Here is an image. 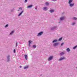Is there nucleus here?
Wrapping results in <instances>:
<instances>
[{"label": "nucleus", "mask_w": 77, "mask_h": 77, "mask_svg": "<svg viewBox=\"0 0 77 77\" xmlns=\"http://www.w3.org/2000/svg\"><path fill=\"white\" fill-rule=\"evenodd\" d=\"M53 56H50L49 59H48V60L49 61H50V60H52L53 59Z\"/></svg>", "instance_id": "f257e3e1"}, {"label": "nucleus", "mask_w": 77, "mask_h": 77, "mask_svg": "<svg viewBox=\"0 0 77 77\" xmlns=\"http://www.w3.org/2000/svg\"><path fill=\"white\" fill-rule=\"evenodd\" d=\"M42 33H43V32H41L38 34L37 36H41V35H42Z\"/></svg>", "instance_id": "f03ea898"}, {"label": "nucleus", "mask_w": 77, "mask_h": 77, "mask_svg": "<svg viewBox=\"0 0 77 77\" xmlns=\"http://www.w3.org/2000/svg\"><path fill=\"white\" fill-rule=\"evenodd\" d=\"M65 59V57H63V58H60V59H59V60H60H60H63V59Z\"/></svg>", "instance_id": "7ed1b4c3"}, {"label": "nucleus", "mask_w": 77, "mask_h": 77, "mask_svg": "<svg viewBox=\"0 0 77 77\" xmlns=\"http://www.w3.org/2000/svg\"><path fill=\"white\" fill-rule=\"evenodd\" d=\"M33 6V5H29L28 6L27 8H32Z\"/></svg>", "instance_id": "20e7f679"}, {"label": "nucleus", "mask_w": 77, "mask_h": 77, "mask_svg": "<svg viewBox=\"0 0 77 77\" xmlns=\"http://www.w3.org/2000/svg\"><path fill=\"white\" fill-rule=\"evenodd\" d=\"M24 57L26 60H27V55H25Z\"/></svg>", "instance_id": "39448f33"}, {"label": "nucleus", "mask_w": 77, "mask_h": 77, "mask_svg": "<svg viewBox=\"0 0 77 77\" xmlns=\"http://www.w3.org/2000/svg\"><path fill=\"white\" fill-rule=\"evenodd\" d=\"M65 18V17H62L60 18V20H64V19Z\"/></svg>", "instance_id": "423d86ee"}, {"label": "nucleus", "mask_w": 77, "mask_h": 77, "mask_svg": "<svg viewBox=\"0 0 77 77\" xmlns=\"http://www.w3.org/2000/svg\"><path fill=\"white\" fill-rule=\"evenodd\" d=\"M58 44H59V43H55L54 45V46H56L57 45H58Z\"/></svg>", "instance_id": "0eeeda50"}, {"label": "nucleus", "mask_w": 77, "mask_h": 77, "mask_svg": "<svg viewBox=\"0 0 77 77\" xmlns=\"http://www.w3.org/2000/svg\"><path fill=\"white\" fill-rule=\"evenodd\" d=\"M31 42H32V41L30 40L29 41V46H30V44H31Z\"/></svg>", "instance_id": "6e6552de"}, {"label": "nucleus", "mask_w": 77, "mask_h": 77, "mask_svg": "<svg viewBox=\"0 0 77 77\" xmlns=\"http://www.w3.org/2000/svg\"><path fill=\"white\" fill-rule=\"evenodd\" d=\"M74 5V4H70V7H72V6H73Z\"/></svg>", "instance_id": "1a4fd4ad"}, {"label": "nucleus", "mask_w": 77, "mask_h": 77, "mask_svg": "<svg viewBox=\"0 0 77 77\" xmlns=\"http://www.w3.org/2000/svg\"><path fill=\"white\" fill-rule=\"evenodd\" d=\"M66 50L67 52H69V51H70V49H69V48H67L66 49Z\"/></svg>", "instance_id": "9d476101"}, {"label": "nucleus", "mask_w": 77, "mask_h": 77, "mask_svg": "<svg viewBox=\"0 0 77 77\" xmlns=\"http://www.w3.org/2000/svg\"><path fill=\"white\" fill-rule=\"evenodd\" d=\"M43 10H44V11H47V7H45L43 8Z\"/></svg>", "instance_id": "9b49d317"}, {"label": "nucleus", "mask_w": 77, "mask_h": 77, "mask_svg": "<svg viewBox=\"0 0 77 77\" xmlns=\"http://www.w3.org/2000/svg\"><path fill=\"white\" fill-rule=\"evenodd\" d=\"M72 1V0H69V4H70V3H71Z\"/></svg>", "instance_id": "f8f14e48"}, {"label": "nucleus", "mask_w": 77, "mask_h": 77, "mask_svg": "<svg viewBox=\"0 0 77 77\" xmlns=\"http://www.w3.org/2000/svg\"><path fill=\"white\" fill-rule=\"evenodd\" d=\"M14 32V31H13L11 32L10 34V35H12V34H13Z\"/></svg>", "instance_id": "ddd939ff"}, {"label": "nucleus", "mask_w": 77, "mask_h": 77, "mask_svg": "<svg viewBox=\"0 0 77 77\" xmlns=\"http://www.w3.org/2000/svg\"><path fill=\"white\" fill-rule=\"evenodd\" d=\"M63 54H64V53H63V52H62L60 54V56H62V55H63Z\"/></svg>", "instance_id": "4468645a"}, {"label": "nucleus", "mask_w": 77, "mask_h": 77, "mask_svg": "<svg viewBox=\"0 0 77 77\" xmlns=\"http://www.w3.org/2000/svg\"><path fill=\"white\" fill-rule=\"evenodd\" d=\"M23 12V11H22L19 14V16L21 15L22 14Z\"/></svg>", "instance_id": "2eb2a0df"}, {"label": "nucleus", "mask_w": 77, "mask_h": 77, "mask_svg": "<svg viewBox=\"0 0 77 77\" xmlns=\"http://www.w3.org/2000/svg\"><path fill=\"white\" fill-rule=\"evenodd\" d=\"M50 12H51V13H52V12H54V10H50Z\"/></svg>", "instance_id": "dca6fc26"}, {"label": "nucleus", "mask_w": 77, "mask_h": 77, "mask_svg": "<svg viewBox=\"0 0 77 77\" xmlns=\"http://www.w3.org/2000/svg\"><path fill=\"white\" fill-rule=\"evenodd\" d=\"M57 42V40H54L53 41V43H54V42Z\"/></svg>", "instance_id": "f3484780"}, {"label": "nucleus", "mask_w": 77, "mask_h": 77, "mask_svg": "<svg viewBox=\"0 0 77 77\" xmlns=\"http://www.w3.org/2000/svg\"><path fill=\"white\" fill-rule=\"evenodd\" d=\"M77 47V45L75 46L73 48V49H75Z\"/></svg>", "instance_id": "a211bd4d"}, {"label": "nucleus", "mask_w": 77, "mask_h": 77, "mask_svg": "<svg viewBox=\"0 0 77 77\" xmlns=\"http://www.w3.org/2000/svg\"><path fill=\"white\" fill-rule=\"evenodd\" d=\"M62 39V38H61L59 39L58 40V41H61Z\"/></svg>", "instance_id": "6ab92c4d"}, {"label": "nucleus", "mask_w": 77, "mask_h": 77, "mask_svg": "<svg viewBox=\"0 0 77 77\" xmlns=\"http://www.w3.org/2000/svg\"><path fill=\"white\" fill-rule=\"evenodd\" d=\"M73 20H77V18L76 17H73Z\"/></svg>", "instance_id": "aec40b11"}, {"label": "nucleus", "mask_w": 77, "mask_h": 77, "mask_svg": "<svg viewBox=\"0 0 77 77\" xmlns=\"http://www.w3.org/2000/svg\"><path fill=\"white\" fill-rule=\"evenodd\" d=\"M33 47L34 48H36V45H33Z\"/></svg>", "instance_id": "412c9836"}, {"label": "nucleus", "mask_w": 77, "mask_h": 77, "mask_svg": "<svg viewBox=\"0 0 77 77\" xmlns=\"http://www.w3.org/2000/svg\"><path fill=\"white\" fill-rule=\"evenodd\" d=\"M28 68V66L25 67L24 68V69H26Z\"/></svg>", "instance_id": "4be33fe9"}, {"label": "nucleus", "mask_w": 77, "mask_h": 77, "mask_svg": "<svg viewBox=\"0 0 77 77\" xmlns=\"http://www.w3.org/2000/svg\"><path fill=\"white\" fill-rule=\"evenodd\" d=\"M46 5H49V4L48 2H46L45 3Z\"/></svg>", "instance_id": "5701e85b"}, {"label": "nucleus", "mask_w": 77, "mask_h": 77, "mask_svg": "<svg viewBox=\"0 0 77 77\" xmlns=\"http://www.w3.org/2000/svg\"><path fill=\"white\" fill-rule=\"evenodd\" d=\"M8 27V24L6 25L5 26V27Z\"/></svg>", "instance_id": "b1692460"}, {"label": "nucleus", "mask_w": 77, "mask_h": 77, "mask_svg": "<svg viewBox=\"0 0 77 77\" xmlns=\"http://www.w3.org/2000/svg\"><path fill=\"white\" fill-rule=\"evenodd\" d=\"M10 57V56L9 55H8L7 56V58L8 59H9V58Z\"/></svg>", "instance_id": "393cba45"}, {"label": "nucleus", "mask_w": 77, "mask_h": 77, "mask_svg": "<svg viewBox=\"0 0 77 77\" xmlns=\"http://www.w3.org/2000/svg\"><path fill=\"white\" fill-rule=\"evenodd\" d=\"M75 24V22L73 23L72 24V25H74Z\"/></svg>", "instance_id": "a878e982"}, {"label": "nucleus", "mask_w": 77, "mask_h": 77, "mask_svg": "<svg viewBox=\"0 0 77 77\" xmlns=\"http://www.w3.org/2000/svg\"><path fill=\"white\" fill-rule=\"evenodd\" d=\"M25 2L26 3V2H27V0H25Z\"/></svg>", "instance_id": "bb28decb"}, {"label": "nucleus", "mask_w": 77, "mask_h": 77, "mask_svg": "<svg viewBox=\"0 0 77 77\" xmlns=\"http://www.w3.org/2000/svg\"><path fill=\"white\" fill-rule=\"evenodd\" d=\"M18 46V42H16V47Z\"/></svg>", "instance_id": "cd10ccee"}, {"label": "nucleus", "mask_w": 77, "mask_h": 77, "mask_svg": "<svg viewBox=\"0 0 77 77\" xmlns=\"http://www.w3.org/2000/svg\"><path fill=\"white\" fill-rule=\"evenodd\" d=\"M19 9H20L21 10H22V8L21 7Z\"/></svg>", "instance_id": "c85d7f7f"}, {"label": "nucleus", "mask_w": 77, "mask_h": 77, "mask_svg": "<svg viewBox=\"0 0 77 77\" xmlns=\"http://www.w3.org/2000/svg\"><path fill=\"white\" fill-rule=\"evenodd\" d=\"M63 45V43H62L61 44V45Z\"/></svg>", "instance_id": "c756f323"}, {"label": "nucleus", "mask_w": 77, "mask_h": 77, "mask_svg": "<svg viewBox=\"0 0 77 77\" xmlns=\"http://www.w3.org/2000/svg\"><path fill=\"white\" fill-rule=\"evenodd\" d=\"M14 53H15V49H14Z\"/></svg>", "instance_id": "7c9ffc66"}, {"label": "nucleus", "mask_w": 77, "mask_h": 77, "mask_svg": "<svg viewBox=\"0 0 77 77\" xmlns=\"http://www.w3.org/2000/svg\"><path fill=\"white\" fill-rule=\"evenodd\" d=\"M20 68H21V66H20Z\"/></svg>", "instance_id": "2f4dec72"}, {"label": "nucleus", "mask_w": 77, "mask_h": 77, "mask_svg": "<svg viewBox=\"0 0 77 77\" xmlns=\"http://www.w3.org/2000/svg\"><path fill=\"white\" fill-rule=\"evenodd\" d=\"M52 0L53 1H54V0Z\"/></svg>", "instance_id": "473e14b6"}, {"label": "nucleus", "mask_w": 77, "mask_h": 77, "mask_svg": "<svg viewBox=\"0 0 77 77\" xmlns=\"http://www.w3.org/2000/svg\"><path fill=\"white\" fill-rule=\"evenodd\" d=\"M35 9H36V8H35Z\"/></svg>", "instance_id": "72a5a7b5"}]
</instances>
